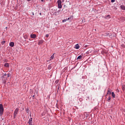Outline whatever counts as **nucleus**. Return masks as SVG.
<instances>
[{"label":"nucleus","mask_w":125,"mask_h":125,"mask_svg":"<svg viewBox=\"0 0 125 125\" xmlns=\"http://www.w3.org/2000/svg\"><path fill=\"white\" fill-rule=\"evenodd\" d=\"M18 112H19V108H16L13 113L14 119H16V117H17V115H18Z\"/></svg>","instance_id":"f257e3e1"},{"label":"nucleus","mask_w":125,"mask_h":125,"mask_svg":"<svg viewBox=\"0 0 125 125\" xmlns=\"http://www.w3.org/2000/svg\"><path fill=\"white\" fill-rule=\"evenodd\" d=\"M3 105H2V104H0V115L1 116V115L3 114Z\"/></svg>","instance_id":"f03ea898"},{"label":"nucleus","mask_w":125,"mask_h":125,"mask_svg":"<svg viewBox=\"0 0 125 125\" xmlns=\"http://www.w3.org/2000/svg\"><path fill=\"white\" fill-rule=\"evenodd\" d=\"M57 3H58V8L61 9L62 8V1L61 0H58L57 1Z\"/></svg>","instance_id":"7ed1b4c3"},{"label":"nucleus","mask_w":125,"mask_h":125,"mask_svg":"<svg viewBox=\"0 0 125 125\" xmlns=\"http://www.w3.org/2000/svg\"><path fill=\"white\" fill-rule=\"evenodd\" d=\"M78 89H79V91H83V85H80L79 84H78Z\"/></svg>","instance_id":"20e7f679"},{"label":"nucleus","mask_w":125,"mask_h":125,"mask_svg":"<svg viewBox=\"0 0 125 125\" xmlns=\"http://www.w3.org/2000/svg\"><path fill=\"white\" fill-rule=\"evenodd\" d=\"M30 37L31 38V39H36V38H37V35H36V34H31L30 35Z\"/></svg>","instance_id":"39448f33"},{"label":"nucleus","mask_w":125,"mask_h":125,"mask_svg":"<svg viewBox=\"0 0 125 125\" xmlns=\"http://www.w3.org/2000/svg\"><path fill=\"white\" fill-rule=\"evenodd\" d=\"M28 124H33V118H31L29 119L28 122Z\"/></svg>","instance_id":"423d86ee"},{"label":"nucleus","mask_w":125,"mask_h":125,"mask_svg":"<svg viewBox=\"0 0 125 125\" xmlns=\"http://www.w3.org/2000/svg\"><path fill=\"white\" fill-rule=\"evenodd\" d=\"M9 45H10V46H11V47H13V46H14V42H10Z\"/></svg>","instance_id":"0eeeda50"},{"label":"nucleus","mask_w":125,"mask_h":125,"mask_svg":"<svg viewBox=\"0 0 125 125\" xmlns=\"http://www.w3.org/2000/svg\"><path fill=\"white\" fill-rule=\"evenodd\" d=\"M120 8L122 9V10H125V6L124 5H121L120 6Z\"/></svg>","instance_id":"6e6552de"},{"label":"nucleus","mask_w":125,"mask_h":125,"mask_svg":"<svg viewBox=\"0 0 125 125\" xmlns=\"http://www.w3.org/2000/svg\"><path fill=\"white\" fill-rule=\"evenodd\" d=\"M75 48L76 49H79V48H80V45H79V44H76L75 45Z\"/></svg>","instance_id":"1a4fd4ad"},{"label":"nucleus","mask_w":125,"mask_h":125,"mask_svg":"<svg viewBox=\"0 0 125 125\" xmlns=\"http://www.w3.org/2000/svg\"><path fill=\"white\" fill-rule=\"evenodd\" d=\"M39 44H42L43 43V41L42 40H40L39 41Z\"/></svg>","instance_id":"9d476101"},{"label":"nucleus","mask_w":125,"mask_h":125,"mask_svg":"<svg viewBox=\"0 0 125 125\" xmlns=\"http://www.w3.org/2000/svg\"><path fill=\"white\" fill-rule=\"evenodd\" d=\"M77 60H81V59H83V56L82 55H80L78 57Z\"/></svg>","instance_id":"9b49d317"},{"label":"nucleus","mask_w":125,"mask_h":125,"mask_svg":"<svg viewBox=\"0 0 125 125\" xmlns=\"http://www.w3.org/2000/svg\"><path fill=\"white\" fill-rule=\"evenodd\" d=\"M111 95H112V97H113V98H115V97H116V96H115V93H114V92H112L111 93Z\"/></svg>","instance_id":"f8f14e48"},{"label":"nucleus","mask_w":125,"mask_h":125,"mask_svg":"<svg viewBox=\"0 0 125 125\" xmlns=\"http://www.w3.org/2000/svg\"><path fill=\"white\" fill-rule=\"evenodd\" d=\"M4 66H5V67H9V63H5L4 64Z\"/></svg>","instance_id":"ddd939ff"},{"label":"nucleus","mask_w":125,"mask_h":125,"mask_svg":"<svg viewBox=\"0 0 125 125\" xmlns=\"http://www.w3.org/2000/svg\"><path fill=\"white\" fill-rule=\"evenodd\" d=\"M112 8L113 9H114V10H117V9H118V8H116V7L115 6H112Z\"/></svg>","instance_id":"4468645a"},{"label":"nucleus","mask_w":125,"mask_h":125,"mask_svg":"<svg viewBox=\"0 0 125 125\" xmlns=\"http://www.w3.org/2000/svg\"><path fill=\"white\" fill-rule=\"evenodd\" d=\"M51 68H52V67L51 66V64H49V65L48 66V70H51Z\"/></svg>","instance_id":"2eb2a0df"},{"label":"nucleus","mask_w":125,"mask_h":125,"mask_svg":"<svg viewBox=\"0 0 125 125\" xmlns=\"http://www.w3.org/2000/svg\"><path fill=\"white\" fill-rule=\"evenodd\" d=\"M110 100H111V97L109 96L108 99H107V102H110Z\"/></svg>","instance_id":"dca6fc26"},{"label":"nucleus","mask_w":125,"mask_h":125,"mask_svg":"<svg viewBox=\"0 0 125 125\" xmlns=\"http://www.w3.org/2000/svg\"><path fill=\"white\" fill-rule=\"evenodd\" d=\"M25 111H26V112L28 114H29V108H25Z\"/></svg>","instance_id":"f3484780"},{"label":"nucleus","mask_w":125,"mask_h":125,"mask_svg":"<svg viewBox=\"0 0 125 125\" xmlns=\"http://www.w3.org/2000/svg\"><path fill=\"white\" fill-rule=\"evenodd\" d=\"M111 93H112V92H111V91H110V90H108V91H107V94L110 95Z\"/></svg>","instance_id":"a211bd4d"},{"label":"nucleus","mask_w":125,"mask_h":125,"mask_svg":"<svg viewBox=\"0 0 125 125\" xmlns=\"http://www.w3.org/2000/svg\"><path fill=\"white\" fill-rule=\"evenodd\" d=\"M50 58L52 60L54 59V54H53V55L51 56Z\"/></svg>","instance_id":"6ab92c4d"},{"label":"nucleus","mask_w":125,"mask_h":125,"mask_svg":"<svg viewBox=\"0 0 125 125\" xmlns=\"http://www.w3.org/2000/svg\"><path fill=\"white\" fill-rule=\"evenodd\" d=\"M1 44L2 45H3V44H4V43H5V41H2L1 42Z\"/></svg>","instance_id":"aec40b11"},{"label":"nucleus","mask_w":125,"mask_h":125,"mask_svg":"<svg viewBox=\"0 0 125 125\" xmlns=\"http://www.w3.org/2000/svg\"><path fill=\"white\" fill-rule=\"evenodd\" d=\"M68 20V19H64L62 21V22H66V21H67Z\"/></svg>","instance_id":"412c9836"},{"label":"nucleus","mask_w":125,"mask_h":125,"mask_svg":"<svg viewBox=\"0 0 125 125\" xmlns=\"http://www.w3.org/2000/svg\"><path fill=\"white\" fill-rule=\"evenodd\" d=\"M110 15H108L105 16V18H110Z\"/></svg>","instance_id":"4be33fe9"},{"label":"nucleus","mask_w":125,"mask_h":125,"mask_svg":"<svg viewBox=\"0 0 125 125\" xmlns=\"http://www.w3.org/2000/svg\"><path fill=\"white\" fill-rule=\"evenodd\" d=\"M6 76H7V78H9V77H10V74H9H9H7L6 75Z\"/></svg>","instance_id":"5701e85b"},{"label":"nucleus","mask_w":125,"mask_h":125,"mask_svg":"<svg viewBox=\"0 0 125 125\" xmlns=\"http://www.w3.org/2000/svg\"><path fill=\"white\" fill-rule=\"evenodd\" d=\"M59 82V80H56L55 81V83H56V84L58 83Z\"/></svg>","instance_id":"b1692460"},{"label":"nucleus","mask_w":125,"mask_h":125,"mask_svg":"<svg viewBox=\"0 0 125 125\" xmlns=\"http://www.w3.org/2000/svg\"><path fill=\"white\" fill-rule=\"evenodd\" d=\"M53 15H57V12H54Z\"/></svg>","instance_id":"393cba45"},{"label":"nucleus","mask_w":125,"mask_h":125,"mask_svg":"<svg viewBox=\"0 0 125 125\" xmlns=\"http://www.w3.org/2000/svg\"><path fill=\"white\" fill-rule=\"evenodd\" d=\"M116 1V0H111V2H115Z\"/></svg>","instance_id":"a878e982"},{"label":"nucleus","mask_w":125,"mask_h":125,"mask_svg":"<svg viewBox=\"0 0 125 125\" xmlns=\"http://www.w3.org/2000/svg\"><path fill=\"white\" fill-rule=\"evenodd\" d=\"M45 37L46 38H48L49 37V34H46Z\"/></svg>","instance_id":"bb28decb"},{"label":"nucleus","mask_w":125,"mask_h":125,"mask_svg":"<svg viewBox=\"0 0 125 125\" xmlns=\"http://www.w3.org/2000/svg\"><path fill=\"white\" fill-rule=\"evenodd\" d=\"M3 83H6V81L4 80L3 82Z\"/></svg>","instance_id":"cd10ccee"},{"label":"nucleus","mask_w":125,"mask_h":125,"mask_svg":"<svg viewBox=\"0 0 125 125\" xmlns=\"http://www.w3.org/2000/svg\"><path fill=\"white\" fill-rule=\"evenodd\" d=\"M32 98H33V99H34L35 98V95H33Z\"/></svg>","instance_id":"c85d7f7f"},{"label":"nucleus","mask_w":125,"mask_h":125,"mask_svg":"<svg viewBox=\"0 0 125 125\" xmlns=\"http://www.w3.org/2000/svg\"><path fill=\"white\" fill-rule=\"evenodd\" d=\"M29 125H32V123H28Z\"/></svg>","instance_id":"c756f323"},{"label":"nucleus","mask_w":125,"mask_h":125,"mask_svg":"<svg viewBox=\"0 0 125 125\" xmlns=\"http://www.w3.org/2000/svg\"><path fill=\"white\" fill-rule=\"evenodd\" d=\"M67 20H70V18H68V19H67Z\"/></svg>","instance_id":"7c9ffc66"},{"label":"nucleus","mask_w":125,"mask_h":125,"mask_svg":"<svg viewBox=\"0 0 125 125\" xmlns=\"http://www.w3.org/2000/svg\"><path fill=\"white\" fill-rule=\"evenodd\" d=\"M7 74H6V73L4 74V76H6Z\"/></svg>","instance_id":"2f4dec72"},{"label":"nucleus","mask_w":125,"mask_h":125,"mask_svg":"<svg viewBox=\"0 0 125 125\" xmlns=\"http://www.w3.org/2000/svg\"><path fill=\"white\" fill-rule=\"evenodd\" d=\"M40 15H42V13H40Z\"/></svg>","instance_id":"473e14b6"},{"label":"nucleus","mask_w":125,"mask_h":125,"mask_svg":"<svg viewBox=\"0 0 125 125\" xmlns=\"http://www.w3.org/2000/svg\"><path fill=\"white\" fill-rule=\"evenodd\" d=\"M41 0V1H43V0Z\"/></svg>","instance_id":"72a5a7b5"},{"label":"nucleus","mask_w":125,"mask_h":125,"mask_svg":"<svg viewBox=\"0 0 125 125\" xmlns=\"http://www.w3.org/2000/svg\"><path fill=\"white\" fill-rule=\"evenodd\" d=\"M111 36H112V35H109V37H111Z\"/></svg>","instance_id":"f704fd0d"},{"label":"nucleus","mask_w":125,"mask_h":125,"mask_svg":"<svg viewBox=\"0 0 125 125\" xmlns=\"http://www.w3.org/2000/svg\"><path fill=\"white\" fill-rule=\"evenodd\" d=\"M33 15H34V13H33Z\"/></svg>","instance_id":"c9c22d12"},{"label":"nucleus","mask_w":125,"mask_h":125,"mask_svg":"<svg viewBox=\"0 0 125 125\" xmlns=\"http://www.w3.org/2000/svg\"><path fill=\"white\" fill-rule=\"evenodd\" d=\"M59 11H58V13H59Z\"/></svg>","instance_id":"e433bc0d"},{"label":"nucleus","mask_w":125,"mask_h":125,"mask_svg":"<svg viewBox=\"0 0 125 125\" xmlns=\"http://www.w3.org/2000/svg\"><path fill=\"white\" fill-rule=\"evenodd\" d=\"M58 89H59V86L58 87Z\"/></svg>","instance_id":"4c0bfd02"},{"label":"nucleus","mask_w":125,"mask_h":125,"mask_svg":"<svg viewBox=\"0 0 125 125\" xmlns=\"http://www.w3.org/2000/svg\"><path fill=\"white\" fill-rule=\"evenodd\" d=\"M105 96H107V95H106Z\"/></svg>","instance_id":"58836bf2"},{"label":"nucleus","mask_w":125,"mask_h":125,"mask_svg":"<svg viewBox=\"0 0 125 125\" xmlns=\"http://www.w3.org/2000/svg\"><path fill=\"white\" fill-rule=\"evenodd\" d=\"M30 117H31V114L30 115Z\"/></svg>","instance_id":"ea45409f"}]
</instances>
